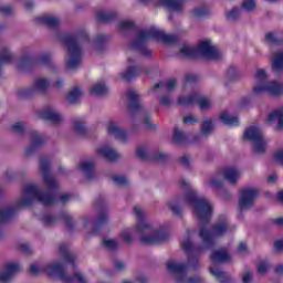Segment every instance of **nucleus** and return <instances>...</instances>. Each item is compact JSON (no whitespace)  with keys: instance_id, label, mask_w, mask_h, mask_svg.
Here are the masks:
<instances>
[{"instance_id":"obj_21","label":"nucleus","mask_w":283,"mask_h":283,"mask_svg":"<svg viewBox=\"0 0 283 283\" xmlns=\"http://www.w3.org/2000/svg\"><path fill=\"white\" fill-rule=\"evenodd\" d=\"M212 264H222L224 262H231V255L226 249L217 250L211 254Z\"/></svg>"},{"instance_id":"obj_28","label":"nucleus","mask_w":283,"mask_h":283,"mask_svg":"<svg viewBox=\"0 0 283 283\" xmlns=\"http://www.w3.org/2000/svg\"><path fill=\"white\" fill-rule=\"evenodd\" d=\"M138 74H140V69L130 65L127 70L120 73V77L123 81H132V78H134V76H138Z\"/></svg>"},{"instance_id":"obj_51","label":"nucleus","mask_w":283,"mask_h":283,"mask_svg":"<svg viewBox=\"0 0 283 283\" xmlns=\"http://www.w3.org/2000/svg\"><path fill=\"white\" fill-rule=\"evenodd\" d=\"M74 132H76V134H84L85 133V124L83 122H75L74 123Z\"/></svg>"},{"instance_id":"obj_61","label":"nucleus","mask_w":283,"mask_h":283,"mask_svg":"<svg viewBox=\"0 0 283 283\" xmlns=\"http://www.w3.org/2000/svg\"><path fill=\"white\" fill-rule=\"evenodd\" d=\"M70 200H72V195L70 193H63L60 197V202L65 203V202H70Z\"/></svg>"},{"instance_id":"obj_31","label":"nucleus","mask_w":283,"mask_h":283,"mask_svg":"<svg viewBox=\"0 0 283 283\" xmlns=\"http://www.w3.org/2000/svg\"><path fill=\"white\" fill-rule=\"evenodd\" d=\"M107 93V85H105V82H98L94 84L91 88V94L93 96H103V94Z\"/></svg>"},{"instance_id":"obj_42","label":"nucleus","mask_w":283,"mask_h":283,"mask_svg":"<svg viewBox=\"0 0 283 283\" xmlns=\"http://www.w3.org/2000/svg\"><path fill=\"white\" fill-rule=\"evenodd\" d=\"M120 32H127L128 30H133L134 21L132 20H122L118 25Z\"/></svg>"},{"instance_id":"obj_10","label":"nucleus","mask_w":283,"mask_h":283,"mask_svg":"<svg viewBox=\"0 0 283 283\" xmlns=\"http://www.w3.org/2000/svg\"><path fill=\"white\" fill-rule=\"evenodd\" d=\"M52 83L46 77H38L29 87L19 88L17 91L18 98H30L39 94H45L50 90Z\"/></svg>"},{"instance_id":"obj_57","label":"nucleus","mask_w":283,"mask_h":283,"mask_svg":"<svg viewBox=\"0 0 283 283\" xmlns=\"http://www.w3.org/2000/svg\"><path fill=\"white\" fill-rule=\"evenodd\" d=\"M180 163L184 167H189L190 163H191V157L185 155L180 158Z\"/></svg>"},{"instance_id":"obj_5","label":"nucleus","mask_w":283,"mask_h":283,"mask_svg":"<svg viewBox=\"0 0 283 283\" xmlns=\"http://www.w3.org/2000/svg\"><path fill=\"white\" fill-rule=\"evenodd\" d=\"M180 56H203V59H218L222 57V52H220L211 40H203L199 43L197 48H193L191 44H184L179 51Z\"/></svg>"},{"instance_id":"obj_48","label":"nucleus","mask_w":283,"mask_h":283,"mask_svg":"<svg viewBox=\"0 0 283 283\" xmlns=\"http://www.w3.org/2000/svg\"><path fill=\"white\" fill-rule=\"evenodd\" d=\"M12 129L15 132V134H23V132H25V124L22 122H17L12 125Z\"/></svg>"},{"instance_id":"obj_2","label":"nucleus","mask_w":283,"mask_h":283,"mask_svg":"<svg viewBox=\"0 0 283 283\" xmlns=\"http://www.w3.org/2000/svg\"><path fill=\"white\" fill-rule=\"evenodd\" d=\"M134 213L138 218L136 227L123 229L119 232L117 240L109 238L104 239L103 244L106 249H118L120 242L132 244L135 235H139L144 244H158V242L167 240L168 233L165 226L147 221V219H145V211L140 207H135Z\"/></svg>"},{"instance_id":"obj_47","label":"nucleus","mask_w":283,"mask_h":283,"mask_svg":"<svg viewBox=\"0 0 283 283\" xmlns=\"http://www.w3.org/2000/svg\"><path fill=\"white\" fill-rule=\"evenodd\" d=\"M238 17H240V9H238V8H233L232 10L228 11V13H227V18L230 21H235V19H238Z\"/></svg>"},{"instance_id":"obj_60","label":"nucleus","mask_w":283,"mask_h":283,"mask_svg":"<svg viewBox=\"0 0 283 283\" xmlns=\"http://www.w3.org/2000/svg\"><path fill=\"white\" fill-rule=\"evenodd\" d=\"M108 217L107 213L103 212L98 218H97V224H105L107 222Z\"/></svg>"},{"instance_id":"obj_45","label":"nucleus","mask_w":283,"mask_h":283,"mask_svg":"<svg viewBox=\"0 0 283 283\" xmlns=\"http://www.w3.org/2000/svg\"><path fill=\"white\" fill-rule=\"evenodd\" d=\"M14 12V8L10 4H0V14L8 17Z\"/></svg>"},{"instance_id":"obj_64","label":"nucleus","mask_w":283,"mask_h":283,"mask_svg":"<svg viewBox=\"0 0 283 283\" xmlns=\"http://www.w3.org/2000/svg\"><path fill=\"white\" fill-rule=\"evenodd\" d=\"M274 249H275L276 251H282V249H283V240L276 241V242L274 243Z\"/></svg>"},{"instance_id":"obj_18","label":"nucleus","mask_w":283,"mask_h":283,"mask_svg":"<svg viewBox=\"0 0 283 283\" xmlns=\"http://www.w3.org/2000/svg\"><path fill=\"white\" fill-rule=\"evenodd\" d=\"M41 118H44L45 120H49L51 125H61L63 123L64 118L63 115L56 108H46L42 111L40 114Z\"/></svg>"},{"instance_id":"obj_9","label":"nucleus","mask_w":283,"mask_h":283,"mask_svg":"<svg viewBox=\"0 0 283 283\" xmlns=\"http://www.w3.org/2000/svg\"><path fill=\"white\" fill-rule=\"evenodd\" d=\"M240 176H242V171L235 167L223 168L219 172L214 174L208 181L209 187L212 189H218V187H222L223 178L229 180L232 185H235L238 180H240Z\"/></svg>"},{"instance_id":"obj_58","label":"nucleus","mask_w":283,"mask_h":283,"mask_svg":"<svg viewBox=\"0 0 283 283\" xmlns=\"http://www.w3.org/2000/svg\"><path fill=\"white\" fill-rule=\"evenodd\" d=\"M274 158L277 163H280L281 165H283V149L277 150L274 154Z\"/></svg>"},{"instance_id":"obj_19","label":"nucleus","mask_w":283,"mask_h":283,"mask_svg":"<svg viewBox=\"0 0 283 283\" xmlns=\"http://www.w3.org/2000/svg\"><path fill=\"white\" fill-rule=\"evenodd\" d=\"M96 154L97 156L105 158V160H111V161L118 160V158H120V155L118 154V151H116V149L112 148V146L109 145L98 146L96 149Z\"/></svg>"},{"instance_id":"obj_20","label":"nucleus","mask_w":283,"mask_h":283,"mask_svg":"<svg viewBox=\"0 0 283 283\" xmlns=\"http://www.w3.org/2000/svg\"><path fill=\"white\" fill-rule=\"evenodd\" d=\"M126 96L132 112H140L143 109V102H140V94H138V91L128 90Z\"/></svg>"},{"instance_id":"obj_8","label":"nucleus","mask_w":283,"mask_h":283,"mask_svg":"<svg viewBox=\"0 0 283 283\" xmlns=\"http://www.w3.org/2000/svg\"><path fill=\"white\" fill-rule=\"evenodd\" d=\"M244 140H251L254 154H264L269 147V140L264 138L262 130L258 126H250L243 133Z\"/></svg>"},{"instance_id":"obj_26","label":"nucleus","mask_w":283,"mask_h":283,"mask_svg":"<svg viewBox=\"0 0 283 283\" xmlns=\"http://www.w3.org/2000/svg\"><path fill=\"white\" fill-rule=\"evenodd\" d=\"M40 23H44L45 25H50V28H54L61 23V19L56 15L45 14L39 18Z\"/></svg>"},{"instance_id":"obj_7","label":"nucleus","mask_w":283,"mask_h":283,"mask_svg":"<svg viewBox=\"0 0 283 283\" xmlns=\"http://www.w3.org/2000/svg\"><path fill=\"white\" fill-rule=\"evenodd\" d=\"M34 200H38V202H41L46 207L56 202L54 196L41 193V190L36 185H27L18 205L19 207H28L29 205H32Z\"/></svg>"},{"instance_id":"obj_6","label":"nucleus","mask_w":283,"mask_h":283,"mask_svg":"<svg viewBox=\"0 0 283 283\" xmlns=\"http://www.w3.org/2000/svg\"><path fill=\"white\" fill-rule=\"evenodd\" d=\"M81 41H83V35L77 36H66L64 40L66 46V57L65 63L67 70H76V67H81V63L83 61V49H81Z\"/></svg>"},{"instance_id":"obj_59","label":"nucleus","mask_w":283,"mask_h":283,"mask_svg":"<svg viewBox=\"0 0 283 283\" xmlns=\"http://www.w3.org/2000/svg\"><path fill=\"white\" fill-rule=\"evenodd\" d=\"M242 280H243V283H251L253 282V274H251V272H245L243 274Z\"/></svg>"},{"instance_id":"obj_44","label":"nucleus","mask_w":283,"mask_h":283,"mask_svg":"<svg viewBox=\"0 0 283 283\" xmlns=\"http://www.w3.org/2000/svg\"><path fill=\"white\" fill-rule=\"evenodd\" d=\"M98 21H112L114 19V14L107 11H99L97 12Z\"/></svg>"},{"instance_id":"obj_53","label":"nucleus","mask_w":283,"mask_h":283,"mask_svg":"<svg viewBox=\"0 0 283 283\" xmlns=\"http://www.w3.org/2000/svg\"><path fill=\"white\" fill-rule=\"evenodd\" d=\"M178 84V82L176 81V78H170L166 82V90L167 92H174V90L176 88V85Z\"/></svg>"},{"instance_id":"obj_32","label":"nucleus","mask_w":283,"mask_h":283,"mask_svg":"<svg viewBox=\"0 0 283 283\" xmlns=\"http://www.w3.org/2000/svg\"><path fill=\"white\" fill-rule=\"evenodd\" d=\"M94 163L93 161H84L80 165V170L85 174L87 178H92V175L94 174Z\"/></svg>"},{"instance_id":"obj_11","label":"nucleus","mask_w":283,"mask_h":283,"mask_svg":"<svg viewBox=\"0 0 283 283\" xmlns=\"http://www.w3.org/2000/svg\"><path fill=\"white\" fill-rule=\"evenodd\" d=\"M167 269L170 273L177 275L178 283H202V277L200 276L187 277V265L182 263L169 261Z\"/></svg>"},{"instance_id":"obj_50","label":"nucleus","mask_w":283,"mask_h":283,"mask_svg":"<svg viewBox=\"0 0 283 283\" xmlns=\"http://www.w3.org/2000/svg\"><path fill=\"white\" fill-rule=\"evenodd\" d=\"M50 61H52V55L50 53H44L42 54L38 62L41 64V65H48V63H50Z\"/></svg>"},{"instance_id":"obj_34","label":"nucleus","mask_w":283,"mask_h":283,"mask_svg":"<svg viewBox=\"0 0 283 283\" xmlns=\"http://www.w3.org/2000/svg\"><path fill=\"white\" fill-rule=\"evenodd\" d=\"M136 156L140 158V160H147L149 158V147H147V145L137 146Z\"/></svg>"},{"instance_id":"obj_15","label":"nucleus","mask_w":283,"mask_h":283,"mask_svg":"<svg viewBox=\"0 0 283 283\" xmlns=\"http://www.w3.org/2000/svg\"><path fill=\"white\" fill-rule=\"evenodd\" d=\"M40 169L43 174V180H44V185L48 187V189H56V187H59V181H56V179H54L51 175H50V159L49 158H42L40 160Z\"/></svg>"},{"instance_id":"obj_35","label":"nucleus","mask_w":283,"mask_h":283,"mask_svg":"<svg viewBox=\"0 0 283 283\" xmlns=\"http://www.w3.org/2000/svg\"><path fill=\"white\" fill-rule=\"evenodd\" d=\"M82 94L83 92L81 91V88H72L66 95V101H69V103H76V101L81 98Z\"/></svg>"},{"instance_id":"obj_43","label":"nucleus","mask_w":283,"mask_h":283,"mask_svg":"<svg viewBox=\"0 0 283 283\" xmlns=\"http://www.w3.org/2000/svg\"><path fill=\"white\" fill-rule=\"evenodd\" d=\"M242 10L253 12V10H255V0H243Z\"/></svg>"},{"instance_id":"obj_23","label":"nucleus","mask_w":283,"mask_h":283,"mask_svg":"<svg viewBox=\"0 0 283 283\" xmlns=\"http://www.w3.org/2000/svg\"><path fill=\"white\" fill-rule=\"evenodd\" d=\"M161 6H166L172 12H180L185 8V1L182 0H161Z\"/></svg>"},{"instance_id":"obj_27","label":"nucleus","mask_w":283,"mask_h":283,"mask_svg":"<svg viewBox=\"0 0 283 283\" xmlns=\"http://www.w3.org/2000/svg\"><path fill=\"white\" fill-rule=\"evenodd\" d=\"M210 273L213 275V277H216V280H218V282L224 283L227 280H229L227 273L213 264L210 266Z\"/></svg>"},{"instance_id":"obj_29","label":"nucleus","mask_w":283,"mask_h":283,"mask_svg":"<svg viewBox=\"0 0 283 283\" xmlns=\"http://www.w3.org/2000/svg\"><path fill=\"white\" fill-rule=\"evenodd\" d=\"M282 41H283L282 33L277 31L265 34V42L269 45H276V43H282Z\"/></svg>"},{"instance_id":"obj_4","label":"nucleus","mask_w":283,"mask_h":283,"mask_svg":"<svg viewBox=\"0 0 283 283\" xmlns=\"http://www.w3.org/2000/svg\"><path fill=\"white\" fill-rule=\"evenodd\" d=\"M151 39H154L155 41H163L164 43H174V41H176V38L174 35L166 34L163 30L158 28L150 27L149 29L138 31L135 41L130 44V48L133 50H138L145 56H149V54H151V51L145 48V42L151 41Z\"/></svg>"},{"instance_id":"obj_36","label":"nucleus","mask_w":283,"mask_h":283,"mask_svg":"<svg viewBox=\"0 0 283 283\" xmlns=\"http://www.w3.org/2000/svg\"><path fill=\"white\" fill-rule=\"evenodd\" d=\"M30 138L33 147H39V145L45 143V138H43L36 130L31 132Z\"/></svg>"},{"instance_id":"obj_33","label":"nucleus","mask_w":283,"mask_h":283,"mask_svg":"<svg viewBox=\"0 0 283 283\" xmlns=\"http://www.w3.org/2000/svg\"><path fill=\"white\" fill-rule=\"evenodd\" d=\"M216 127V120L213 119H207L202 123V126H201V134L203 136H209V134H211V132H213Z\"/></svg>"},{"instance_id":"obj_52","label":"nucleus","mask_w":283,"mask_h":283,"mask_svg":"<svg viewBox=\"0 0 283 283\" xmlns=\"http://www.w3.org/2000/svg\"><path fill=\"white\" fill-rule=\"evenodd\" d=\"M159 105H164L165 107H169L171 105V97L169 95H163L159 97Z\"/></svg>"},{"instance_id":"obj_54","label":"nucleus","mask_w":283,"mask_h":283,"mask_svg":"<svg viewBox=\"0 0 283 283\" xmlns=\"http://www.w3.org/2000/svg\"><path fill=\"white\" fill-rule=\"evenodd\" d=\"M174 140L175 143H182L185 140V134H182L179 129H175Z\"/></svg>"},{"instance_id":"obj_56","label":"nucleus","mask_w":283,"mask_h":283,"mask_svg":"<svg viewBox=\"0 0 283 283\" xmlns=\"http://www.w3.org/2000/svg\"><path fill=\"white\" fill-rule=\"evenodd\" d=\"M144 125L148 128V129H158V126L155 125L153 122H151V117H146L144 119Z\"/></svg>"},{"instance_id":"obj_13","label":"nucleus","mask_w":283,"mask_h":283,"mask_svg":"<svg viewBox=\"0 0 283 283\" xmlns=\"http://www.w3.org/2000/svg\"><path fill=\"white\" fill-rule=\"evenodd\" d=\"M260 191L256 188H244L240 191L239 196V209L240 211H247L253 207L255 199Z\"/></svg>"},{"instance_id":"obj_30","label":"nucleus","mask_w":283,"mask_h":283,"mask_svg":"<svg viewBox=\"0 0 283 283\" xmlns=\"http://www.w3.org/2000/svg\"><path fill=\"white\" fill-rule=\"evenodd\" d=\"M14 61V54L10 52V50L4 49L0 53V74H1V67L2 65H7L8 63H12Z\"/></svg>"},{"instance_id":"obj_37","label":"nucleus","mask_w":283,"mask_h":283,"mask_svg":"<svg viewBox=\"0 0 283 283\" xmlns=\"http://www.w3.org/2000/svg\"><path fill=\"white\" fill-rule=\"evenodd\" d=\"M14 216V210L11 208H3L0 210V222H8Z\"/></svg>"},{"instance_id":"obj_39","label":"nucleus","mask_w":283,"mask_h":283,"mask_svg":"<svg viewBox=\"0 0 283 283\" xmlns=\"http://www.w3.org/2000/svg\"><path fill=\"white\" fill-rule=\"evenodd\" d=\"M44 227H52L59 222V218L52 214H44L41 219Z\"/></svg>"},{"instance_id":"obj_14","label":"nucleus","mask_w":283,"mask_h":283,"mask_svg":"<svg viewBox=\"0 0 283 283\" xmlns=\"http://www.w3.org/2000/svg\"><path fill=\"white\" fill-rule=\"evenodd\" d=\"M253 94H270L271 96H282L283 94V83L277 81L268 82L263 86H253Z\"/></svg>"},{"instance_id":"obj_49","label":"nucleus","mask_w":283,"mask_h":283,"mask_svg":"<svg viewBox=\"0 0 283 283\" xmlns=\"http://www.w3.org/2000/svg\"><path fill=\"white\" fill-rule=\"evenodd\" d=\"M185 125H193L198 123V117L196 115L188 114L184 117Z\"/></svg>"},{"instance_id":"obj_16","label":"nucleus","mask_w":283,"mask_h":283,"mask_svg":"<svg viewBox=\"0 0 283 283\" xmlns=\"http://www.w3.org/2000/svg\"><path fill=\"white\" fill-rule=\"evenodd\" d=\"M107 132L108 134H111V136H114L115 138H117V140H120L122 143H125L127 138H129L127 129L120 127L118 122H109L107 125Z\"/></svg>"},{"instance_id":"obj_17","label":"nucleus","mask_w":283,"mask_h":283,"mask_svg":"<svg viewBox=\"0 0 283 283\" xmlns=\"http://www.w3.org/2000/svg\"><path fill=\"white\" fill-rule=\"evenodd\" d=\"M21 269L19 262H9L4 265L3 270L0 272V282L8 283L12 280L14 273Z\"/></svg>"},{"instance_id":"obj_1","label":"nucleus","mask_w":283,"mask_h":283,"mask_svg":"<svg viewBox=\"0 0 283 283\" xmlns=\"http://www.w3.org/2000/svg\"><path fill=\"white\" fill-rule=\"evenodd\" d=\"M179 187L186 189L185 197L170 199L167 201L166 207L172 211L174 216H182V208L185 205L193 210V213L201 222L198 235L202 241L200 245L193 247L191 237L187 235L181 241V249H184V251H205L213 244L216 238H220V235H224V233L229 231V224H227L226 221H222L214 224L210 230L207 222L211 220L213 213L211 201L205 197L198 196V190L191 187L187 179H180Z\"/></svg>"},{"instance_id":"obj_63","label":"nucleus","mask_w":283,"mask_h":283,"mask_svg":"<svg viewBox=\"0 0 283 283\" xmlns=\"http://www.w3.org/2000/svg\"><path fill=\"white\" fill-rule=\"evenodd\" d=\"M166 159H167V154L165 153L155 154V160H166Z\"/></svg>"},{"instance_id":"obj_3","label":"nucleus","mask_w":283,"mask_h":283,"mask_svg":"<svg viewBox=\"0 0 283 283\" xmlns=\"http://www.w3.org/2000/svg\"><path fill=\"white\" fill-rule=\"evenodd\" d=\"M30 272L33 275H41V273H45L49 277L60 280L63 283H87V279H85L81 272L75 273L73 276L65 274V272H63V265L59 262L48 264L33 263L30 266Z\"/></svg>"},{"instance_id":"obj_55","label":"nucleus","mask_w":283,"mask_h":283,"mask_svg":"<svg viewBox=\"0 0 283 283\" xmlns=\"http://www.w3.org/2000/svg\"><path fill=\"white\" fill-rule=\"evenodd\" d=\"M19 249L20 251H22V253H25L27 255H30V253H32V248H30V244L25 242L20 243Z\"/></svg>"},{"instance_id":"obj_24","label":"nucleus","mask_w":283,"mask_h":283,"mask_svg":"<svg viewBox=\"0 0 283 283\" xmlns=\"http://www.w3.org/2000/svg\"><path fill=\"white\" fill-rule=\"evenodd\" d=\"M220 120L221 123H223V125H230V127H235V125L240 123V119L238 118V116H233L229 114V112L227 111H223L220 114Z\"/></svg>"},{"instance_id":"obj_41","label":"nucleus","mask_w":283,"mask_h":283,"mask_svg":"<svg viewBox=\"0 0 283 283\" xmlns=\"http://www.w3.org/2000/svg\"><path fill=\"white\" fill-rule=\"evenodd\" d=\"M207 8L198 7L191 11V15L193 17V19H200L202 17H207Z\"/></svg>"},{"instance_id":"obj_46","label":"nucleus","mask_w":283,"mask_h":283,"mask_svg":"<svg viewBox=\"0 0 283 283\" xmlns=\"http://www.w3.org/2000/svg\"><path fill=\"white\" fill-rule=\"evenodd\" d=\"M271 269V264L266 261H262L258 265V271L261 275H264Z\"/></svg>"},{"instance_id":"obj_40","label":"nucleus","mask_w":283,"mask_h":283,"mask_svg":"<svg viewBox=\"0 0 283 283\" xmlns=\"http://www.w3.org/2000/svg\"><path fill=\"white\" fill-rule=\"evenodd\" d=\"M111 178L113 182H115V185H118L119 187H125V185L129 182V179H127V177H125L124 175H113Z\"/></svg>"},{"instance_id":"obj_38","label":"nucleus","mask_w":283,"mask_h":283,"mask_svg":"<svg viewBox=\"0 0 283 283\" xmlns=\"http://www.w3.org/2000/svg\"><path fill=\"white\" fill-rule=\"evenodd\" d=\"M60 253L63 255V259L65 260V262H74L75 256L70 251H67L66 244L60 245Z\"/></svg>"},{"instance_id":"obj_25","label":"nucleus","mask_w":283,"mask_h":283,"mask_svg":"<svg viewBox=\"0 0 283 283\" xmlns=\"http://www.w3.org/2000/svg\"><path fill=\"white\" fill-rule=\"evenodd\" d=\"M254 87H262L263 85H266L269 82V75L266 74V71L263 69H258L255 74H254Z\"/></svg>"},{"instance_id":"obj_12","label":"nucleus","mask_w":283,"mask_h":283,"mask_svg":"<svg viewBox=\"0 0 283 283\" xmlns=\"http://www.w3.org/2000/svg\"><path fill=\"white\" fill-rule=\"evenodd\" d=\"M199 105L200 109H209L213 105V101L209 97H202L200 94L193 92L188 96H180L178 98L179 105Z\"/></svg>"},{"instance_id":"obj_62","label":"nucleus","mask_w":283,"mask_h":283,"mask_svg":"<svg viewBox=\"0 0 283 283\" xmlns=\"http://www.w3.org/2000/svg\"><path fill=\"white\" fill-rule=\"evenodd\" d=\"M23 63H30V55H27V56L22 57V60H20L17 63V67H23Z\"/></svg>"},{"instance_id":"obj_22","label":"nucleus","mask_w":283,"mask_h":283,"mask_svg":"<svg viewBox=\"0 0 283 283\" xmlns=\"http://www.w3.org/2000/svg\"><path fill=\"white\" fill-rule=\"evenodd\" d=\"M273 72H283V51H275L271 55Z\"/></svg>"}]
</instances>
